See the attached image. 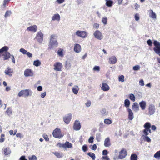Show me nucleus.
Listing matches in <instances>:
<instances>
[{
  "label": "nucleus",
  "mask_w": 160,
  "mask_h": 160,
  "mask_svg": "<svg viewBox=\"0 0 160 160\" xmlns=\"http://www.w3.org/2000/svg\"><path fill=\"white\" fill-rule=\"evenodd\" d=\"M57 36L55 34L52 35L50 36L49 45L51 48L57 47L58 45V43L56 39Z\"/></svg>",
  "instance_id": "f257e3e1"
},
{
  "label": "nucleus",
  "mask_w": 160,
  "mask_h": 160,
  "mask_svg": "<svg viewBox=\"0 0 160 160\" xmlns=\"http://www.w3.org/2000/svg\"><path fill=\"white\" fill-rule=\"evenodd\" d=\"M52 134L54 137L58 138H61L64 136L63 134L61 133L60 129L58 128L54 130Z\"/></svg>",
  "instance_id": "f03ea898"
},
{
  "label": "nucleus",
  "mask_w": 160,
  "mask_h": 160,
  "mask_svg": "<svg viewBox=\"0 0 160 160\" xmlns=\"http://www.w3.org/2000/svg\"><path fill=\"white\" fill-rule=\"evenodd\" d=\"M144 127L145 129L143 130V133L145 136H147L149 133H151V130L150 129L151 127V124L149 122H147L145 123L144 125Z\"/></svg>",
  "instance_id": "7ed1b4c3"
},
{
  "label": "nucleus",
  "mask_w": 160,
  "mask_h": 160,
  "mask_svg": "<svg viewBox=\"0 0 160 160\" xmlns=\"http://www.w3.org/2000/svg\"><path fill=\"white\" fill-rule=\"evenodd\" d=\"M153 44L155 47L153 48V50L157 54L160 56V43L156 40H154L153 42Z\"/></svg>",
  "instance_id": "20e7f679"
},
{
  "label": "nucleus",
  "mask_w": 160,
  "mask_h": 160,
  "mask_svg": "<svg viewBox=\"0 0 160 160\" xmlns=\"http://www.w3.org/2000/svg\"><path fill=\"white\" fill-rule=\"evenodd\" d=\"M31 92V91L29 89L22 90L18 92V95L20 97L23 96L27 97L29 95Z\"/></svg>",
  "instance_id": "39448f33"
},
{
  "label": "nucleus",
  "mask_w": 160,
  "mask_h": 160,
  "mask_svg": "<svg viewBox=\"0 0 160 160\" xmlns=\"http://www.w3.org/2000/svg\"><path fill=\"white\" fill-rule=\"evenodd\" d=\"M72 118V115L71 113H69L66 115L63 118L64 122L66 124H68Z\"/></svg>",
  "instance_id": "423d86ee"
},
{
  "label": "nucleus",
  "mask_w": 160,
  "mask_h": 160,
  "mask_svg": "<svg viewBox=\"0 0 160 160\" xmlns=\"http://www.w3.org/2000/svg\"><path fill=\"white\" fill-rule=\"evenodd\" d=\"M54 69L56 71H61L63 67V65L62 63L60 62H56L53 65Z\"/></svg>",
  "instance_id": "0eeeda50"
},
{
  "label": "nucleus",
  "mask_w": 160,
  "mask_h": 160,
  "mask_svg": "<svg viewBox=\"0 0 160 160\" xmlns=\"http://www.w3.org/2000/svg\"><path fill=\"white\" fill-rule=\"evenodd\" d=\"M127 154V152L126 150L122 148L119 152L118 158L120 159H122L126 157Z\"/></svg>",
  "instance_id": "6e6552de"
},
{
  "label": "nucleus",
  "mask_w": 160,
  "mask_h": 160,
  "mask_svg": "<svg viewBox=\"0 0 160 160\" xmlns=\"http://www.w3.org/2000/svg\"><path fill=\"white\" fill-rule=\"evenodd\" d=\"M148 114L150 115L153 114L155 112V108L154 105L151 104L148 106Z\"/></svg>",
  "instance_id": "1a4fd4ad"
},
{
  "label": "nucleus",
  "mask_w": 160,
  "mask_h": 160,
  "mask_svg": "<svg viewBox=\"0 0 160 160\" xmlns=\"http://www.w3.org/2000/svg\"><path fill=\"white\" fill-rule=\"evenodd\" d=\"M76 34L77 36L82 38H85L87 37V33L84 31H77L76 32Z\"/></svg>",
  "instance_id": "9d476101"
},
{
  "label": "nucleus",
  "mask_w": 160,
  "mask_h": 160,
  "mask_svg": "<svg viewBox=\"0 0 160 160\" xmlns=\"http://www.w3.org/2000/svg\"><path fill=\"white\" fill-rule=\"evenodd\" d=\"M95 37L99 40H101L103 38V36L101 33L98 30L96 31L93 34Z\"/></svg>",
  "instance_id": "9b49d317"
},
{
  "label": "nucleus",
  "mask_w": 160,
  "mask_h": 160,
  "mask_svg": "<svg viewBox=\"0 0 160 160\" xmlns=\"http://www.w3.org/2000/svg\"><path fill=\"white\" fill-rule=\"evenodd\" d=\"M73 129L76 130H79L81 128V124L80 122L78 120H76L74 123L73 126Z\"/></svg>",
  "instance_id": "f8f14e48"
},
{
  "label": "nucleus",
  "mask_w": 160,
  "mask_h": 160,
  "mask_svg": "<svg viewBox=\"0 0 160 160\" xmlns=\"http://www.w3.org/2000/svg\"><path fill=\"white\" fill-rule=\"evenodd\" d=\"M37 38L38 42L39 43H42L43 40V35L41 32H39L37 34Z\"/></svg>",
  "instance_id": "ddd939ff"
},
{
  "label": "nucleus",
  "mask_w": 160,
  "mask_h": 160,
  "mask_svg": "<svg viewBox=\"0 0 160 160\" xmlns=\"http://www.w3.org/2000/svg\"><path fill=\"white\" fill-rule=\"evenodd\" d=\"M4 73L6 75H8L10 77L12 76V73H13V70L10 67H8L5 70Z\"/></svg>",
  "instance_id": "4468645a"
},
{
  "label": "nucleus",
  "mask_w": 160,
  "mask_h": 160,
  "mask_svg": "<svg viewBox=\"0 0 160 160\" xmlns=\"http://www.w3.org/2000/svg\"><path fill=\"white\" fill-rule=\"evenodd\" d=\"M33 72L30 69H26L24 72V75L26 77L32 76L33 75Z\"/></svg>",
  "instance_id": "2eb2a0df"
},
{
  "label": "nucleus",
  "mask_w": 160,
  "mask_h": 160,
  "mask_svg": "<svg viewBox=\"0 0 160 160\" xmlns=\"http://www.w3.org/2000/svg\"><path fill=\"white\" fill-rule=\"evenodd\" d=\"M117 61V59L114 56H112L109 59V63L111 64H115Z\"/></svg>",
  "instance_id": "dca6fc26"
},
{
  "label": "nucleus",
  "mask_w": 160,
  "mask_h": 160,
  "mask_svg": "<svg viewBox=\"0 0 160 160\" xmlns=\"http://www.w3.org/2000/svg\"><path fill=\"white\" fill-rule=\"evenodd\" d=\"M2 151L4 155L6 156L10 154L11 153V151L9 147L3 148Z\"/></svg>",
  "instance_id": "f3484780"
},
{
  "label": "nucleus",
  "mask_w": 160,
  "mask_h": 160,
  "mask_svg": "<svg viewBox=\"0 0 160 160\" xmlns=\"http://www.w3.org/2000/svg\"><path fill=\"white\" fill-rule=\"evenodd\" d=\"M101 89L104 91H107L110 89V87L108 85L105 83H102V86L101 87Z\"/></svg>",
  "instance_id": "a211bd4d"
},
{
  "label": "nucleus",
  "mask_w": 160,
  "mask_h": 160,
  "mask_svg": "<svg viewBox=\"0 0 160 160\" xmlns=\"http://www.w3.org/2000/svg\"><path fill=\"white\" fill-rule=\"evenodd\" d=\"M37 30V27L36 25H34L32 26L28 27L27 29V31L35 32Z\"/></svg>",
  "instance_id": "6ab92c4d"
},
{
  "label": "nucleus",
  "mask_w": 160,
  "mask_h": 160,
  "mask_svg": "<svg viewBox=\"0 0 160 160\" xmlns=\"http://www.w3.org/2000/svg\"><path fill=\"white\" fill-rule=\"evenodd\" d=\"M2 56H3V60H6L9 59L11 56V54L9 52H6Z\"/></svg>",
  "instance_id": "aec40b11"
},
{
  "label": "nucleus",
  "mask_w": 160,
  "mask_h": 160,
  "mask_svg": "<svg viewBox=\"0 0 160 160\" xmlns=\"http://www.w3.org/2000/svg\"><path fill=\"white\" fill-rule=\"evenodd\" d=\"M81 50V48L80 45L78 44H75L74 50L77 52L78 53L80 52Z\"/></svg>",
  "instance_id": "412c9836"
},
{
  "label": "nucleus",
  "mask_w": 160,
  "mask_h": 160,
  "mask_svg": "<svg viewBox=\"0 0 160 160\" xmlns=\"http://www.w3.org/2000/svg\"><path fill=\"white\" fill-rule=\"evenodd\" d=\"M127 110L128 112V119L129 120H132L134 118L133 113L132 110L129 108H128Z\"/></svg>",
  "instance_id": "4be33fe9"
},
{
  "label": "nucleus",
  "mask_w": 160,
  "mask_h": 160,
  "mask_svg": "<svg viewBox=\"0 0 160 160\" xmlns=\"http://www.w3.org/2000/svg\"><path fill=\"white\" fill-rule=\"evenodd\" d=\"M149 12V16L151 18L153 19H156V15L155 13H154L152 10L150 9L148 11Z\"/></svg>",
  "instance_id": "5701e85b"
},
{
  "label": "nucleus",
  "mask_w": 160,
  "mask_h": 160,
  "mask_svg": "<svg viewBox=\"0 0 160 160\" xmlns=\"http://www.w3.org/2000/svg\"><path fill=\"white\" fill-rule=\"evenodd\" d=\"M110 139L109 138H106L104 141V145L106 147H109L111 145Z\"/></svg>",
  "instance_id": "b1692460"
},
{
  "label": "nucleus",
  "mask_w": 160,
  "mask_h": 160,
  "mask_svg": "<svg viewBox=\"0 0 160 160\" xmlns=\"http://www.w3.org/2000/svg\"><path fill=\"white\" fill-rule=\"evenodd\" d=\"M140 106L142 110H144L146 106V102L142 101L139 103Z\"/></svg>",
  "instance_id": "393cba45"
},
{
  "label": "nucleus",
  "mask_w": 160,
  "mask_h": 160,
  "mask_svg": "<svg viewBox=\"0 0 160 160\" xmlns=\"http://www.w3.org/2000/svg\"><path fill=\"white\" fill-rule=\"evenodd\" d=\"M132 108L134 111H138L139 109V107L138 103L136 102H134L132 106Z\"/></svg>",
  "instance_id": "a878e982"
},
{
  "label": "nucleus",
  "mask_w": 160,
  "mask_h": 160,
  "mask_svg": "<svg viewBox=\"0 0 160 160\" xmlns=\"http://www.w3.org/2000/svg\"><path fill=\"white\" fill-rule=\"evenodd\" d=\"M71 63L70 61H67L65 62V66L66 69H69L71 67Z\"/></svg>",
  "instance_id": "bb28decb"
},
{
  "label": "nucleus",
  "mask_w": 160,
  "mask_h": 160,
  "mask_svg": "<svg viewBox=\"0 0 160 160\" xmlns=\"http://www.w3.org/2000/svg\"><path fill=\"white\" fill-rule=\"evenodd\" d=\"M64 148H70L72 147V144L69 142L67 141L64 143Z\"/></svg>",
  "instance_id": "cd10ccee"
},
{
  "label": "nucleus",
  "mask_w": 160,
  "mask_h": 160,
  "mask_svg": "<svg viewBox=\"0 0 160 160\" xmlns=\"http://www.w3.org/2000/svg\"><path fill=\"white\" fill-rule=\"evenodd\" d=\"M106 1V5L108 7H111L113 4V2L110 0H105Z\"/></svg>",
  "instance_id": "c85d7f7f"
},
{
  "label": "nucleus",
  "mask_w": 160,
  "mask_h": 160,
  "mask_svg": "<svg viewBox=\"0 0 160 160\" xmlns=\"http://www.w3.org/2000/svg\"><path fill=\"white\" fill-rule=\"evenodd\" d=\"M79 89V88L78 87V86H75L74 87L72 88V91L75 94H76L78 93Z\"/></svg>",
  "instance_id": "c756f323"
},
{
  "label": "nucleus",
  "mask_w": 160,
  "mask_h": 160,
  "mask_svg": "<svg viewBox=\"0 0 160 160\" xmlns=\"http://www.w3.org/2000/svg\"><path fill=\"white\" fill-rule=\"evenodd\" d=\"M63 49L61 48L59 49L57 52V54L59 55V56L61 57H63L64 55L63 54Z\"/></svg>",
  "instance_id": "7c9ffc66"
},
{
  "label": "nucleus",
  "mask_w": 160,
  "mask_h": 160,
  "mask_svg": "<svg viewBox=\"0 0 160 160\" xmlns=\"http://www.w3.org/2000/svg\"><path fill=\"white\" fill-rule=\"evenodd\" d=\"M60 19V17L58 14H55L52 18V20H59Z\"/></svg>",
  "instance_id": "2f4dec72"
},
{
  "label": "nucleus",
  "mask_w": 160,
  "mask_h": 160,
  "mask_svg": "<svg viewBox=\"0 0 160 160\" xmlns=\"http://www.w3.org/2000/svg\"><path fill=\"white\" fill-rule=\"evenodd\" d=\"M53 153L58 158H60L62 157V153H60V152H53Z\"/></svg>",
  "instance_id": "473e14b6"
},
{
  "label": "nucleus",
  "mask_w": 160,
  "mask_h": 160,
  "mask_svg": "<svg viewBox=\"0 0 160 160\" xmlns=\"http://www.w3.org/2000/svg\"><path fill=\"white\" fill-rule=\"evenodd\" d=\"M130 105V102L128 99H126L124 101V106L126 108H128Z\"/></svg>",
  "instance_id": "72a5a7b5"
},
{
  "label": "nucleus",
  "mask_w": 160,
  "mask_h": 160,
  "mask_svg": "<svg viewBox=\"0 0 160 160\" xmlns=\"http://www.w3.org/2000/svg\"><path fill=\"white\" fill-rule=\"evenodd\" d=\"M8 48L7 46H5L3 47L0 49V53L4 51H5V52H7V51L8 50Z\"/></svg>",
  "instance_id": "f704fd0d"
},
{
  "label": "nucleus",
  "mask_w": 160,
  "mask_h": 160,
  "mask_svg": "<svg viewBox=\"0 0 160 160\" xmlns=\"http://www.w3.org/2000/svg\"><path fill=\"white\" fill-rule=\"evenodd\" d=\"M6 113L8 115H9L12 114V111L11 108H8L6 111Z\"/></svg>",
  "instance_id": "c9c22d12"
},
{
  "label": "nucleus",
  "mask_w": 160,
  "mask_h": 160,
  "mask_svg": "<svg viewBox=\"0 0 160 160\" xmlns=\"http://www.w3.org/2000/svg\"><path fill=\"white\" fill-rule=\"evenodd\" d=\"M129 98L130 100L132 101L133 102H134L135 100V97L134 94H130L129 95Z\"/></svg>",
  "instance_id": "e433bc0d"
},
{
  "label": "nucleus",
  "mask_w": 160,
  "mask_h": 160,
  "mask_svg": "<svg viewBox=\"0 0 160 160\" xmlns=\"http://www.w3.org/2000/svg\"><path fill=\"white\" fill-rule=\"evenodd\" d=\"M131 160H137V156L135 154H131L130 157Z\"/></svg>",
  "instance_id": "4c0bfd02"
},
{
  "label": "nucleus",
  "mask_w": 160,
  "mask_h": 160,
  "mask_svg": "<svg viewBox=\"0 0 160 160\" xmlns=\"http://www.w3.org/2000/svg\"><path fill=\"white\" fill-rule=\"evenodd\" d=\"M88 155L91 157L93 160L95 159L96 157L95 154L91 152H89L88 153Z\"/></svg>",
  "instance_id": "58836bf2"
},
{
  "label": "nucleus",
  "mask_w": 160,
  "mask_h": 160,
  "mask_svg": "<svg viewBox=\"0 0 160 160\" xmlns=\"http://www.w3.org/2000/svg\"><path fill=\"white\" fill-rule=\"evenodd\" d=\"M41 64V62L38 60L35 61L33 62V65L37 67L40 66Z\"/></svg>",
  "instance_id": "ea45409f"
},
{
  "label": "nucleus",
  "mask_w": 160,
  "mask_h": 160,
  "mask_svg": "<svg viewBox=\"0 0 160 160\" xmlns=\"http://www.w3.org/2000/svg\"><path fill=\"white\" fill-rule=\"evenodd\" d=\"M5 135L4 134H2L0 136V142H4L5 140Z\"/></svg>",
  "instance_id": "a19ab883"
},
{
  "label": "nucleus",
  "mask_w": 160,
  "mask_h": 160,
  "mask_svg": "<svg viewBox=\"0 0 160 160\" xmlns=\"http://www.w3.org/2000/svg\"><path fill=\"white\" fill-rule=\"evenodd\" d=\"M124 76L123 75H120L118 76V81L120 82H123L124 81Z\"/></svg>",
  "instance_id": "79ce46f5"
},
{
  "label": "nucleus",
  "mask_w": 160,
  "mask_h": 160,
  "mask_svg": "<svg viewBox=\"0 0 160 160\" xmlns=\"http://www.w3.org/2000/svg\"><path fill=\"white\" fill-rule=\"evenodd\" d=\"M154 157L158 159L160 158V150L157 152L154 155Z\"/></svg>",
  "instance_id": "37998d69"
},
{
  "label": "nucleus",
  "mask_w": 160,
  "mask_h": 160,
  "mask_svg": "<svg viewBox=\"0 0 160 160\" xmlns=\"http://www.w3.org/2000/svg\"><path fill=\"white\" fill-rule=\"evenodd\" d=\"M104 122L106 124L109 125L112 123V121L109 119H106L104 120Z\"/></svg>",
  "instance_id": "c03bdc74"
},
{
  "label": "nucleus",
  "mask_w": 160,
  "mask_h": 160,
  "mask_svg": "<svg viewBox=\"0 0 160 160\" xmlns=\"http://www.w3.org/2000/svg\"><path fill=\"white\" fill-rule=\"evenodd\" d=\"M10 0H4L3 1V6L4 7H6V5H8V4Z\"/></svg>",
  "instance_id": "a18cd8bd"
},
{
  "label": "nucleus",
  "mask_w": 160,
  "mask_h": 160,
  "mask_svg": "<svg viewBox=\"0 0 160 160\" xmlns=\"http://www.w3.org/2000/svg\"><path fill=\"white\" fill-rule=\"evenodd\" d=\"M29 160H37V158L35 155H32L29 157Z\"/></svg>",
  "instance_id": "49530a36"
},
{
  "label": "nucleus",
  "mask_w": 160,
  "mask_h": 160,
  "mask_svg": "<svg viewBox=\"0 0 160 160\" xmlns=\"http://www.w3.org/2000/svg\"><path fill=\"white\" fill-rule=\"evenodd\" d=\"M19 51L23 54H26L27 52V51L24 48H21Z\"/></svg>",
  "instance_id": "de8ad7c7"
},
{
  "label": "nucleus",
  "mask_w": 160,
  "mask_h": 160,
  "mask_svg": "<svg viewBox=\"0 0 160 160\" xmlns=\"http://www.w3.org/2000/svg\"><path fill=\"white\" fill-rule=\"evenodd\" d=\"M101 113L103 116H104L108 114V112L104 109L102 110Z\"/></svg>",
  "instance_id": "09e8293b"
},
{
  "label": "nucleus",
  "mask_w": 160,
  "mask_h": 160,
  "mask_svg": "<svg viewBox=\"0 0 160 160\" xmlns=\"http://www.w3.org/2000/svg\"><path fill=\"white\" fill-rule=\"evenodd\" d=\"M82 149L84 152H86L88 150V146L87 145H84L82 147Z\"/></svg>",
  "instance_id": "8fccbe9b"
},
{
  "label": "nucleus",
  "mask_w": 160,
  "mask_h": 160,
  "mask_svg": "<svg viewBox=\"0 0 160 160\" xmlns=\"http://www.w3.org/2000/svg\"><path fill=\"white\" fill-rule=\"evenodd\" d=\"M102 21L104 24H106L107 22V18H103L102 19Z\"/></svg>",
  "instance_id": "3c124183"
},
{
  "label": "nucleus",
  "mask_w": 160,
  "mask_h": 160,
  "mask_svg": "<svg viewBox=\"0 0 160 160\" xmlns=\"http://www.w3.org/2000/svg\"><path fill=\"white\" fill-rule=\"evenodd\" d=\"M11 12L10 11H7L5 14L4 17L5 18H7L8 16H10L11 14Z\"/></svg>",
  "instance_id": "603ef678"
},
{
  "label": "nucleus",
  "mask_w": 160,
  "mask_h": 160,
  "mask_svg": "<svg viewBox=\"0 0 160 160\" xmlns=\"http://www.w3.org/2000/svg\"><path fill=\"white\" fill-rule=\"evenodd\" d=\"M43 137L46 141H48L49 140L48 137L47 135L44 134L43 135Z\"/></svg>",
  "instance_id": "864d4df0"
},
{
  "label": "nucleus",
  "mask_w": 160,
  "mask_h": 160,
  "mask_svg": "<svg viewBox=\"0 0 160 160\" xmlns=\"http://www.w3.org/2000/svg\"><path fill=\"white\" fill-rule=\"evenodd\" d=\"M133 69L134 70H138L140 69V67L138 65H136L133 67Z\"/></svg>",
  "instance_id": "5fc2aeb1"
},
{
  "label": "nucleus",
  "mask_w": 160,
  "mask_h": 160,
  "mask_svg": "<svg viewBox=\"0 0 160 160\" xmlns=\"http://www.w3.org/2000/svg\"><path fill=\"white\" fill-rule=\"evenodd\" d=\"M139 84L141 86H143L144 85V83L142 79H141L139 81Z\"/></svg>",
  "instance_id": "6e6d98bb"
},
{
  "label": "nucleus",
  "mask_w": 160,
  "mask_h": 160,
  "mask_svg": "<svg viewBox=\"0 0 160 160\" xmlns=\"http://www.w3.org/2000/svg\"><path fill=\"white\" fill-rule=\"evenodd\" d=\"M91 104V102L90 101L88 100L87 101V102L85 103L86 106L87 107H89L90 106Z\"/></svg>",
  "instance_id": "4d7b16f0"
},
{
  "label": "nucleus",
  "mask_w": 160,
  "mask_h": 160,
  "mask_svg": "<svg viewBox=\"0 0 160 160\" xmlns=\"http://www.w3.org/2000/svg\"><path fill=\"white\" fill-rule=\"evenodd\" d=\"M94 138L93 137H90L88 140V142L90 143H92L93 142Z\"/></svg>",
  "instance_id": "13d9d810"
},
{
  "label": "nucleus",
  "mask_w": 160,
  "mask_h": 160,
  "mask_svg": "<svg viewBox=\"0 0 160 160\" xmlns=\"http://www.w3.org/2000/svg\"><path fill=\"white\" fill-rule=\"evenodd\" d=\"M57 146H59L60 148H64V143L62 144L60 142H58L57 144Z\"/></svg>",
  "instance_id": "bf43d9fd"
},
{
  "label": "nucleus",
  "mask_w": 160,
  "mask_h": 160,
  "mask_svg": "<svg viewBox=\"0 0 160 160\" xmlns=\"http://www.w3.org/2000/svg\"><path fill=\"white\" fill-rule=\"evenodd\" d=\"M147 43L148 45L149 46H152V42L151 40L150 39L148 40L147 41Z\"/></svg>",
  "instance_id": "052dcab7"
},
{
  "label": "nucleus",
  "mask_w": 160,
  "mask_h": 160,
  "mask_svg": "<svg viewBox=\"0 0 160 160\" xmlns=\"http://www.w3.org/2000/svg\"><path fill=\"white\" fill-rule=\"evenodd\" d=\"M135 18L136 21H138L139 19V14L138 13H136L135 15Z\"/></svg>",
  "instance_id": "680f3d73"
},
{
  "label": "nucleus",
  "mask_w": 160,
  "mask_h": 160,
  "mask_svg": "<svg viewBox=\"0 0 160 160\" xmlns=\"http://www.w3.org/2000/svg\"><path fill=\"white\" fill-rule=\"evenodd\" d=\"M145 140L146 141H147L148 142H150L151 141V140L150 138L147 136H146L145 137Z\"/></svg>",
  "instance_id": "e2e57ef3"
},
{
  "label": "nucleus",
  "mask_w": 160,
  "mask_h": 160,
  "mask_svg": "<svg viewBox=\"0 0 160 160\" xmlns=\"http://www.w3.org/2000/svg\"><path fill=\"white\" fill-rule=\"evenodd\" d=\"M93 69L94 71H99L100 70V67L98 66H95L93 68Z\"/></svg>",
  "instance_id": "0e129e2a"
},
{
  "label": "nucleus",
  "mask_w": 160,
  "mask_h": 160,
  "mask_svg": "<svg viewBox=\"0 0 160 160\" xmlns=\"http://www.w3.org/2000/svg\"><path fill=\"white\" fill-rule=\"evenodd\" d=\"M11 59H12V61L13 63H15V59L14 56L13 55H11Z\"/></svg>",
  "instance_id": "69168bd1"
},
{
  "label": "nucleus",
  "mask_w": 160,
  "mask_h": 160,
  "mask_svg": "<svg viewBox=\"0 0 160 160\" xmlns=\"http://www.w3.org/2000/svg\"><path fill=\"white\" fill-rule=\"evenodd\" d=\"M97 148L96 144H94L91 148L92 149L94 150H96Z\"/></svg>",
  "instance_id": "338daca9"
},
{
  "label": "nucleus",
  "mask_w": 160,
  "mask_h": 160,
  "mask_svg": "<svg viewBox=\"0 0 160 160\" xmlns=\"http://www.w3.org/2000/svg\"><path fill=\"white\" fill-rule=\"evenodd\" d=\"M20 160H28L25 158V157L24 156H22L20 158Z\"/></svg>",
  "instance_id": "774afa93"
}]
</instances>
